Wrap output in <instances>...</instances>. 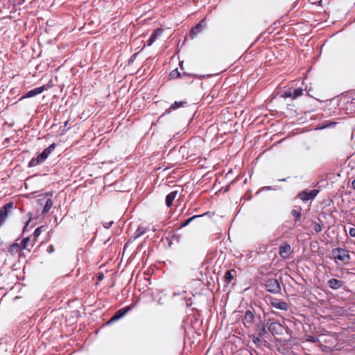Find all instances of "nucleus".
<instances>
[{"label": "nucleus", "instance_id": "f257e3e1", "mask_svg": "<svg viewBox=\"0 0 355 355\" xmlns=\"http://www.w3.org/2000/svg\"><path fill=\"white\" fill-rule=\"evenodd\" d=\"M332 256L335 259H338L344 263H348L350 260L349 251L345 248H337L332 250Z\"/></svg>", "mask_w": 355, "mask_h": 355}, {"label": "nucleus", "instance_id": "f03ea898", "mask_svg": "<svg viewBox=\"0 0 355 355\" xmlns=\"http://www.w3.org/2000/svg\"><path fill=\"white\" fill-rule=\"evenodd\" d=\"M14 208V202H10L6 203L0 209V227L5 223L8 216L11 214Z\"/></svg>", "mask_w": 355, "mask_h": 355}, {"label": "nucleus", "instance_id": "7ed1b4c3", "mask_svg": "<svg viewBox=\"0 0 355 355\" xmlns=\"http://www.w3.org/2000/svg\"><path fill=\"white\" fill-rule=\"evenodd\" d=\"M265 285L267 290L272 293H278L281 291L280 284L276 279L271 278L268 279Z\"/></svg>", "mask_w": 355, "mask_h": 355}, {"label": "nucleus", "instance_id": "20e7f679", "mask_svg": "<svg viewBox=\"0 0 355 355\" xmlns=\"http://www.w3.org/2000/svg\"><path fill=\"white\" fill-rule=\"evenodd\" d=\"M318 193L319 191L317 189H313L311 191L304 190L297 194V197L302 201L306 202L309 200L314 199Z\"/></svg>", "mask_w": 355, "mask_h": 355}, {"label": "nucleus", "instance_id": "39448f33", "mask_svg": "<svg viewBox=\"0 0 355 355\" xmlns=\"http://www.w3.org/2000/svg\"><path fill=\"white\" fill-rule=\"evenodd\" d=\"M254 318L255 315L253 311L250 310L246 311L243 319L245 327L248 328L252 327L254 322Z\"/></svg>", "mask_w": 355, "mask_h": 355}, {"label": "nucleus", "instance_id": "423d86ee", "mask_svg": "<svg viewBox=\"0 0 355 355\" xmlns=\"http://www.w3.org/2000/svg\"><path fill=\"white\" fill-rule=\"evenodd\" d=\"M132 309L131 306H125L123 309H119L116 313L111 318L108 323L113 322L123 318L129 311Z\"/></svg>", "mask_w": 355, "mask_h": 355}, {"label": "nucleus", "instance_id": "0eeeda50", "mask_svg": "<svg viewBox=\"0 0 355 355\" xmlns=\"http://www.w3.org/2000/svg\"><path fill=\"white\" fill-rule=\"evenodd\" d=\"M291 252V247L288 243H284L279 247V255L283 259H288Z\"/></svg>", "mask_w": 355, "mask_h": 355}, {"label": "nucleus", "instance_id": "6e6552de", "mask_svg": "<svg viewBox=\"0 0 355 355\" xmlns=\"http://www.w3.org/2000/svg\"><path fill=\"white\" fill-rule=\"evenodd\" d=\"M270 304L272 306L279 310L287 311L288 309V303L280 301L276 298L271 299Z\"/></svg>", "mask_w": 355, "mask_h": 355}, {"label": "nucleus", "instance_id": "1a4fd4ad", "mask_svg": "<svg viewBox=\"0 0 355 355\" xmlns=\"http://www.w3.org/2000/svg\"><path fill=\"white\" fill-rule=\"evenodd\" d=\"M35 239L31 240L29 237L24 238L20 243L22 250H27L29 252L34 246Z\"/></svg>", "mask_w": 355, "mask_h": 355}, {"label": "nucleus", "instance_id": "9d476101", "mask_svg": "<svg viewBox=\"0 0 355 355\" xmlns=\"http://www.w3.org/2000/svg\"><path fill=\"white\" fill-rule=\"evenodd\" d=\"M283 327L279 322H271L269 325L268 330L272 333V334H280L282 331Z\"/></svg>", "mask_w": 355, "mask_h": 355}, {"label": "nucleus", "instance_id": "9b49d317", "mask_svg": "<svg viewBox=\"0 0 355 355\" xmlns=\"http://www.w3.org/2000/svg\"><path fill=\"white\" fill-rule=\"evenodd\" d=\"M46 89L45 86L39 87L28 91L22 98H31L42 93Z\"/></svg>", "mask_w": 355, "mask_h": 355}, {"label": "nucleus", "instance_id": "f8f14e48", "mask_svg": "<svg viewBox=\"0 0 355 355\" xmlns=\"http://www.w3.org/2000/svg\"><path fill=\"white\" fill-rule=\"evenodd\" d=\"M205 22V19H202L195 27L192 28L190 31V35L193 38V36L197 35L198 33L202 32L203 30V24Z\"/></svg>", "mask_w": 355, "mask_h": 355}, {"label": "nucleus", "instance_id": "ddd939ff", "mask_svg": "<svg viewBox=\"0 0 355 355\" xmlns=\"http://www.w3.org/2000/svg\"><path fill=\"white\" fill-rule=\"evenodd\" d=\"M187 104V102L186 101H175L170 107L166 110V113L169 114L171 110H177L180 107H184L185 105Z\"/></svg>", "mask_w": 355, "mask_h": 355}, {"label": "nucleus", "instance_id": "4468645a", "mask_svg": "<svg viewBox=\"0 0 355 355\" xmlns=\"http://www.w3.org/2000/svg\"><path fill=\"white\" fill-rule=\"evenodd\" d=\"M56 144L55 143L51 144L48 148H45L40 155V158L44 160L49 157L52 151L54 150Z\"/></svg>", "mask_w": 355, "mask_h": 355}, {"label": "nucleus", "instance_id": "2eb2a0df", "mask_svg": "<svg viewBox=\"0 0 355 355\" xmlns=\"http://www.w3.org/2000/svg\"><path fill=\"white\" fill-rule=\"evenodd\" d=\"M162 33V29L157 28L154 30L153 33L151 34L150 38L147 40V45L150 46L156 40L158 35H159Z\"/></svg>", "mask_w": 355, "mask_h": 355}, {"label": "nucleus", "instance_id": "dca6fc26", "mask_svg": "<svg viewBox=\"0 0 355 355\" xmlns=\"http://www.w3.org/2000/svg\"><path fill=\"white\" fill-rule=\"evenodd\" d=\"M328 284L332 289H338L342 287L343 282L337 279L332 278L328 281Z\"/></svg>", "mask_w": 355, "mask_h": 355}, {"label": "nucleus", "instance_id": "f3484780", "mask_svg": "<svg viewBox=\"0 0 355 355\" xmlns=\"http://www.w3.org/2000/svg\"><path fill=\"white\" fill-rule=\"evenodd\" d=\"M178 195V191H174L168 193L166 197V205L167 207H171L173 204V200Z\"/></svg>", "mask_w": 355, "mask_h": 355}, {"label": "nucleus", "instance_id": "a211bd4d", "mask_svg": "<svg viewBox=\"0 0 355 355\" xmlns=\"http://www.w3.org/2000/svg\"><path fill=\"white\" fill-rule=\"evenodd\" d=\"M45 160L44 159L40 158V155H39L37 157L33 158L28 163L29 167H33L39 165L40 164L42 163Z\"/></svg>", "mask_w": 355, "mask_h": 355}, {"label": "nucleus", "instance_id": "6ab92c4d", "mask_svg": "<svg viewBox=\"0 0 355 355\" xmlns=\"http://www.w3.org/2000/svg\"><path fill=\"white\" fill-rule=\"evenodd\" d=\"M257 333L259 337H261L267 334V330L263 323H261L257 325Z\"/></svg>", "mask_w": 355, "mask_h": 355}, {"label": "nucleus", "instance_id": "aec40b11", "mask_svg": "<svg viewBox=\"0 0 355 355\" xmlns=\"http://www.w3.org/2000/svg\"><path fill=\"white\" fill-rule=\"evenodd\" d=\"M21 250H22V248L21 247L20 243H15L10 245L8 251L10 254H13L20 252Z\"/></svg>", "mask_w": 355, "mask_h": 355}, {"label": "nucleus", "instance_id": "412c9836", "mask_svg": "<svg viewBox=\"0 0 355 355\" xmlns=\"http://www.w3.org/2000/svg\"><path fill=\"white\" fill-rule=\"evenodd\" d=\"M234 270H227L225 273V279L227 284H230L234 279V275L235 274Z\"/></svg>", "mask_w": 355, "mask_h": 355}, {"label": "nucleus", "instance_id": "4be33fe9", "mask_svg": "<svg viewBox=\"0 0 355 355\" xmlns=\"http://www.w3.org/2000/svg\"><path fill=\"white\" fill-rule=\"evenodd\" d=\"M53 203L52 200L50 198L47 199L45 202L44 209L42 210V214H46V213H48L49 211V210L51 209V207H53Z\"/></svg>", "mask_w": 355, "mask_h": 355}, {"label": "nucleus", "instance_id": "5701e85b", "mask_svg": "<svg viewBox=\"0 0 355 355\" xmlns=\"http://www.w3.org/2000/svg\"><path fill=\"white\" fill-rule=\"evenodd\" d=\"M291 214L295 218V220H300L302 216L301 207H299L297 209H293L291 211Z\"/></svg>", "mask_w": 355, "mask_h": 355}, {"label": "nucleus", "instance_id": "b1692460", "mask_svg": "<svg viewBox=\"0 0 355 355\" xmlns=\"http://www.w3.org/2000/svg\"><path fill=\"white\" fill-rule=\"evenodd\" d=\"M313 229L315 230L316 233H319L322 230V222L319 220V223L318 222H313L312 224Z\"/></svg>", "mask_w": 355, "mask_h": 355}, {"label": "nucleus", "instance_id": "393cba45", "mask_svg": "<svg viewBox=\"0 0 355 355\" xmlns=\"http://www.w3.org/2000/svg\"><path fill=\"white\" fill-rule=\"evenodd\" d=\"M303 94V89L301 87L296 88L293 92V99H296L297 98L301 96Z\"/></svg>", "mask_w": 355, "mask_h": 355}, {"label": "nucleus", "instance_id": "a878e982", "mask_svg": "<svg viewBox=\"0 0 355 355\" xmlns=\"http://www.w3.org/2000/svg\"><path fill=\"white\" fill-rule=\"evenodd\" d=\"M202 215H195L188 219H187L185 221H184L181 225H180V227H186L187 226L192 220H193L195 218H199V217H201Z\"/></svg>", "mask_w": 355, "mask_h": 355}, {"label": "nucleus", "instance_id": "bb28decb", "mask_svg": "<svg viewBox=\"0 0 355 355\" xmlns=\"http://www.w3.org/2000/svg\"><path fill=\"white\" fill-rule=\"evenodd\" d=\"M169 76L171 79H175L181 77V73L178 69H175L170 73Z\"/></svg>", "mask_w": 355, "mask_h": 355}, {"label": "nucleus", "instance_id": "cd10ccee", "mask_svg": "<svg viewBox=\"0 0 355 355\" xmlns=\"http://www.w3.org/2000/svg\"><path fill=\"white\" fill-rule=\"evenodd\" d=\"M43 228H44V226H40V227H37V229H35V230L33 233V236H34L33 239L36 240V238L38 237L41 234Z\"/></svg>", "mask_w": 355, "mask_h": 355}, {"label": "nucleus", "instance_id": "c85d7f7f", "mask_svg": "<svg viewBox=\"0 0 355 355\" xmlns=\"http://www.w3.org/2000/svg\"><path fill=\"white\" fill-rule=\"evenodd\" d=\"M284 98H293V92L291 90L286 91L284 94L282 95Z\"/></svg>", "mask_w": 355, "mask_h": 355}, {"label": "nucleus", "instance_id": "c756f323", "mask_svg": "<svg viewBox=\"0 0 355 355\" xmlns=\"http://www.w3.org/2000/svg\"><path fill=\"white\" fill-rule=\"evenodd\" d=\"M252 340L257 345H260L262 343V340L260 339V338L259 336H253Z\"/></svg>", "mask_w": 355, "mask_h": 355}, {"label": "nucleus", "instance_id": "7c9ffc66", "mask_svg": "<svg viewBox=\"0 0 355 355\" xmlns=\"http://www.w3.org/2000/svg\"><path fill=\"white\" fill-rule=\"evenodd\" d=\"M307 340L309 341V342H311V343H317L319 340L318 338L316 337H314V336H308V338H307Z\"/></svg>", "mask_w": 355, "mask_h": 355}, {"label": "nucleus", "instance_id": "2f4dec72", "mask_svg": "<svg viewBox=\"0 0 355 355\" xmlns=\"http://www.w3.org/2000/svg\"><path fill=\"white\" fill-rule=\"evenodd\" d=\"M137 237L140 236L141 235L144 234L146 232V230H143L142 228L139 227L137 230Z\"/></svg>", "mask_w": 355, "mask_h": 355}, {"label": "nucleus", "instance_id": "473e14b6", "mask_svg": "<svg viewBox=\"0 0 355 355\" xmlns=\"http://www.w3.org/2000/svg\"><path fill=\"white\" fill-rule=\"evenodd\" d=\"M349 234L352 237H355V227H351L349 230Z\"/></svg>", "mask_w": 355, "mask_h": 355}, {"label": "nucleus", "instance_id": "72a5a7b5", "mask_svg": "<svg viewBox=\"0 0 355 355\" xmlns=\"http://www.w3.org/2000/svg\"><path fill=\"white\" fill-rule=\"evenodd\" d=\"M112 222H110V223H106L105 225H104V227L106 228V229H108L110 227V226L112 225Z\"/></svg>", "mask_w": 355, "mask_h": 355}, {"label": "nucleus", "instance_id": "f704fd0d", "mask_svg": "<svg viewBox=\"0 0 355 355\" xmlns=\"http://www.w3.org/2000/svg\"><path fill=\"white\" fill-rule=\"evenodd\" d=\"M54 250V248H53V246L52 245H51L49 248V252H51Z\"/></svg>", "mask_w": 355, "mask_h": 355}, {"label": "nucleus", "instance_id": "c9c22d12", "mask_svg": "<svg viewBox=\"0 0 355 355\" xmlns=\"http://www.w3.org/2000/svg\"><path fill=\"white\" fill-rule=\"evenodd\" d=\"M352 186L354 189H355V179L352 182Z\"/></svg>", "mask_w": 355, "mask_h": 355}, {"label": "nucleus", "instance_id": "e433bc0d", "mask_svg": "<svg viewBox=\"0 0 355 355\" xmlns=\"http://www.w3.org/2000/svg\"><path fill=\"white\" fill-rule=\"evenodd\" d=\"M29 222H30V220L27 221V223H26V224L25 227H24V230H26V228L27 227V226H28V225Z\"/></svg>", "mask_w": 355, "mask_h": 355}, {"label": "nucleus", "instance_id": "4c0bfd02", "mask_svg": "<svg viewBox=\"0 0 355 355\" xmlns=\"http://www.w3.org/2000/svg\"><path fill=\"white\" fill-rule=\"evenodd\" d=\"M103 275H99L98 278H99L100 279H101L103 278Z\"/></svg>", "mask_w": 355, "mask_h": 355}]
</instances>
